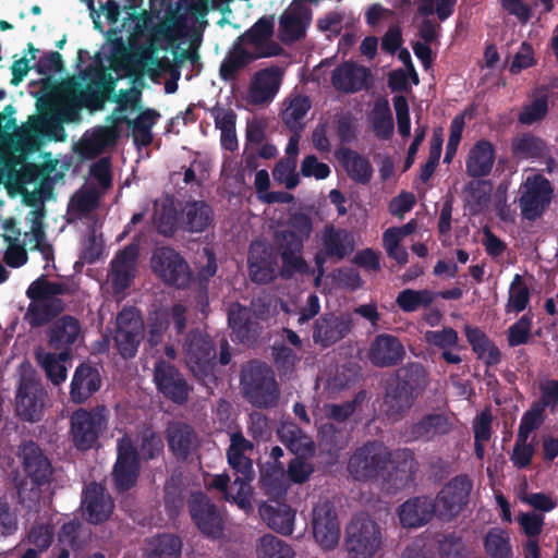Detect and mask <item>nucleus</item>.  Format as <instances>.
<instances>
[{"label": "nucleus", "instance_id": "59", "mask_svg": "<svg viewBox=\"0 0 558 558\" xmlns=\"http://www.w3.org/2000/svg\"><path fill=\"white\" fill-rule=\"evenodd\" d=\"M257 556L258 558H293L294 551L282 539L267 534L259 539Z\"/></svg>", "mask_w": 558, "mask_h": 558}, {"label": "nucleus", "instance_id": "55", "mask_svg": "<svg viewBox=\"0 0 558 558\" xmlns=\"http://www.w3.org/2000/svg\"><path fill=\"white\" fill-rule=\"evenodd\" d=\"M484 548L490 558H512L510 537L502 529H492L484 538Z\"/></svg>", "mask_w": 558, "mask_h": 558}, {"label": "nucleus", "instance_id": "29", "mask_svg": "<svg viewBox=\"0 0 558 558\" xmlns=\"http://www.w3.org/2000/svg\"><path fill=\"white\" fill-rule=\"evenodd\" d=\"M101 386L99 371L89 363H81L74 371L70 385V399L82 404L96 393Z\"/></svg>", "mask_w": 558, "mask_h": 558}, {"label": "nucleus", "instance_id": "27", "mask_svg": "<svg viewBox=\"0 0 558 558\" xmlns=\"http://www.w3.org/2000/svg\"><path fill=\"white\" fill-rule=\"evenodd\" d=\"M137 258V245L129 244L111 260L110 278L114 292L120 293L131 287L136 274Z\"/></svg>", "mask_w": 558, "mask_h": 558}, {"label": "nucleus", "instance_id": "6", "mask_svg": "<svg viewBox=\"0 0 558 558\" xmlns=\"http://www.w3.org/2000/svg\"><path fill=\"white\" fill-rule=\"evenodd\" d=\"M383 543L380 526L364 513L355 514L345 529V547L353 558H373Z\"/></svg>", "mask_w": 558, "mask_h": 558}, {"label": "nucleus", "instance_id": "19", "mask_svg": "<svg viewBox=\"0 0 558 558\" xmlns=\"http://www.w3.org/2000/svg\"><path fill=\"white\" fill-rule=\"evenodd\" d=\"M452 429L453 424L447 414L432 412L409 424L403 435L410 442H430L448 435Z\"/></svg>", "mask_w": 558, "mask_h": 558}, {"label": "nucleus", "instance_id": "44", "mask_svg": "<svg viewBox=\"0 0 558 558\" xmlns=\"http://www.w3.org/2000/svg\"><path fill=\"white\" fill-rule=\"evenodd\" d=\"M389 464L397 473H400L402 485L413 482L420 468L415 453L410 448L389 450Z\"/></svg>", "mask_w": 558, "mask_h": 558}, {"label": "nucleus", "instance_id": "45", "mask_svg": "<svg viewBox=\"0 0 558 558\" xmlns=\"http://www.w3.org/2000/svg\"><path fill=\"white\" fill-rule=\"evenodd\" d=\"M182 546V539L178 535L158 534L148 542L144 558H181Z\"/></svg>", "mask_w": 558, "mask_h": 558}, {"label": "nucleus", "instance_id": "62", "mask_svg": "<svg viewBox=\"0 0 558 558\" xmlns=\"http://www.w3.org/2000/svg\"><path fill=\"white\" fill-rule=\"evenodd\" d=\"M425 341L438 349H461L459 335L452 327H444L441 330H428L425 332Z\"/></svg>", "mask_w": 558, "mask_h": 558}, {"label": "nucleus", "instance_id": "14", "mask_svg": "<svg viewBox=\"0 0 558 558\" xmlns=\"http://www.w3.org/2000/svg\"><path fill=\"white\" fill-rule=\"evenodd\" d=\"M353 326L349 313H324L313 324V342L323 349L330 348L345 338Z\"/></svg>", "mask_w": 558, "mask_h": 558}, {"label": "nucleus", "instance_id": "49", "mask_svg": "<svg viewBox=\"0 0 558 558\" xmlns=\"http://www.w3.org/2000/svg\"><path fill=\"white\" fill-rule=\"evenodd\" d=\"M140 461L149 462L163 454L165 442L161 434L151 426H145L137 435Z\"/></svg>", "mask_w": 558, "mask_h": 558}, {"label": "nucleus", "instance_id": "16", "mask_svg": "<svg viewBox=\"0 0 558 558\" xmlns=\"http://www.w3.org/2000/svg\"><path fill=\"white\" fill-rule=\"evenodd\" d=\"M312 530L316 543L326 550L333 549L340 538V526L335 506L325 500L314 506Z\"/></svg>", "mask_w": 558, "mask_h": 558}, {"label": "nucleus", "instance_id": "50", "mask_svg": "<svg viewBox=\"0 0 558 558\" xmlns=\"http://www.w3.org/2000/svg\"><path fill=\"white\" fill-rule=\"evenodd\" d=\"M187 487L179 477L171 476L163 487V504L170 518H175L187 504Z\"/></svg>", "mask_w": 558, "mask_h": 558}, {"label": "nucleus", "instance_id": "28", "mask_svg": "<svg viewBox=\"0 0 558 558\" xmlns=\"http://www.w3.org/2000/svg\"><path fill=\"white\" fill-rule=\"evenodd\" d=\"M311 21V10L292 3L279 19V38L283 44H293L305 36Z\"/></svg>", "mask_w": 558, "mask_h": 558}, {"label": "nucleus", "instance_id": "36", "mask_svg": "<svg viewBox=\"0 0 558 558\" xmlns=\"http://www.w3.org/2000/svg\"><path fill=\"white\" fill-rule=\"evenodd\" d=\"M282 73L278 66L263 69L255 73L250 96L254 104L271 101L279 90Z\"/></svg>", "mask_w": 558, "mask_h": 558}, {"label": "nucleus", "instance_id": "4", "mask_svg": "<svg viewBox=\"0 0 558 558\" xmlns=\"http://www.w3.org/2000/svg\"><path fill=\"white\" fill-rule=\"evenodd\" d=\"M241 389L245 399L255 408L269 409L277 405L280 390L270 366L260 361H251L241 374Z\"/></svg>", "mask_w": 558, "mask_h": 558}, {"label": "nucleus", "instance_id": "61", "mask_svg": "<svg viewBox=\"0 0 558 558\" xmlns=\"http://www.w3.org/2000/svg\"><path fill=\"white\" fill-rule=\"evenodd\" d=\"M548 112V96L542 95L533 99L530 104L524 105L518 114L519 123L523 125H532L543 120Z\"/></svg>", "mask_w": 558, "mask_h": 558}, {"label": "nucleus", "instance_id": "23", "mask_svg": "<svg viewBox=\"0 0 558 558\" xmlns=\"http://www.w3.org/2000/svg\"><path fill=\"white\" fill-rule=\"evenodd\" d=\"M82 335L80 320L71 315L57 318L47 331L48 347L57 352L72 354L73 347Z\"/></svg>", "mask_w": 558, "mask_h": 558}, {"label": "nucleus", "instance_id": "56", "mask_svg": "<svg viewBox=\"0 0 558 558\" xmlns=\"http://www.w3.org/2000/svg\"><path fill=\"white\" fill-rule=\"evenodd\" d=\"M72 354L63 352H48L41 359V365L46 372L47 378L54 385L59 386L66 379L68 369L64 363Z\"/></svg>", "mask_w": 558, "mask_h": 558}, {"label": "nucleus", "instance_id": "21", "mask_svg": "<svg viewBox=\"0 0 558 558\" xmlns=\"http://www.w3.org/2000/svg\"><path fill=\"white\" fill-rule=\"evenodd\" d=\"M254 445L241 432L233 433L227 449V460L235 475L233 484H250L255 478L253 460L247 452L253 451Z\"/></svg>", "mask_w": 558, "mask_h": 558}, {"label": "nucleus", "instance_id": "40", "mask_svg": "<svg viewBox=\"0 0 558 558\" xmlns=\"http://www.w3.org/2000/svg\"><path fill=\"white\" fill-rule=\"evenodd\" d=\"M322 244L326 255L338 260L344 259L353 251L351 234L345 229L332 225L325 227Z\"/></svg>", "mask_w": 558, "mask_h": 558}, {"label": "nucleus", "instance_id": "43", "mask_svg": "<svg viewBox=\"0 0 558 558\" xmlns=\"http://www.w3.org/2000/svg\"><path fill=\"white\" fill-rule=\"evenodd\" d=\"M119 138V131L116 126H99L89 135H85L81 143V153L85 156L95 157L106 148L114 146Z\"/></svg>", "mask_w": 558, "mask_h": 558}, {"label": "nucleus", "instance_id": "60", "mask_svg": "<svg viewBox=\"0 0 558 558\" xmlns=\"http://www.w3.org/2000/svg\"><path fill=\"white\" fill-rule=\"evenodd\" d=\"M296 169V158L288 157L280 159L272 169V177L279 184H284L288 190L295 189L300 183Z\"/></svg>", "mask_w": 558, "mask_h": 558}, {"label": "nucleus", "instance_id": "24", "mask_svg": "<svg viewBox=\"0 0 558 558\" xmlns=\"http://www.w3.org/2000/svg\"><path fill=\"white\" fill-rule=\"evenodd\" d=\"M274 51L255 53L247 50L242 43L234 40L232 47L219 66V76L225 82H234L240 73L256 60L269 58Z\"/></svg>", "mask_w": 558, "mask_h": 558}, {"label": "nucleus", "instance_id": "17", "mask_svg": "<svg viewBox=\"0 0 558 558\" xmlns=\"http://www.w3.org/2000/svg\"><path fill=\"white\" fill-rule=\"evenodd\" d=\"M473 483L466 474L452 477L437 494L436 501L441 518L451 520L469 502Z\"/></svg>", "mask_w": 558, "mask_h": 558}, {"label": "nucleus", "instance_id": "63", "mask_svg": "<svg viewBox=\"0 0 558 558\" xmlns=\"http://www.w3.org/2000/svg\"><path fill=\"white\" fill-rule=\"evenodd\" d=\"M533 325L532 315H522L514 324L508 328L507 341L509 347H519L526 344L530 340Z\"/></svg>", "mask_w": 558, "mask_h": 558}, {"label": "nucleus", "instance_id": "30", "mask_svg": "<svg viewBox=\"0 0 558 558\" xmlns=\"http://www.w3.org/2000/svg\"><path fill=\"white\" fill-rule=\"evenodd\" d=\"M21 457L24 471L33 483L44 485L49 482L52 474L51 463L36 442L29 440L24 444Z\"/></svg>", "mask_w": 558, "mask_h": 558}, {"label": "nucleus", "instance_id": "58", "mask_svg": "<svg viewBox=\"0 0 558 558\" xmlns=\"http://www.w3.org/2000/svg\"><path fill=\"white\" fill-rule=\"evenodd\" d=\"M311 109L307 97H296L282 111L281 118L290 131L299 132L303 129V119Z\"/></svg>", "mask_w": 558, "mask_h": 558}, {"label": "nucleus", "instance_id": "5", "mask_svg": "<svg viewBox=\"0 0 558 558\" xmlns=\"http://www.w3.org/2000/svg\"><path fill=\"white\" fill-rule=\"evenodd\" d=\"M388 462V447L379 440H369L354 450L347 469L355 481L368 482L383 476L387 471Z\"/></svg>", "mask_w": 558, "mask_h": 558}, {"label": "nucleus", "instance_id": "22", "mask_svg": "<svg viewBox=\"0 0 558 558\" xmlns=\"http://www.w3.org/2000/svg\"><path fill=\"white\" fill-rule=\"evenodd\" d=\"M405 349L401 340L390 333L377 335L369 344L367 357L376 367L399 365L405 357Z\"/></svg>", "mask_w": 558, "mask_h": 558}, {"label": "nucleus", "instance_id": "57", "mask_svg": "<svg viewBox=\"0 0 558 558\" xmlns=\"http://www.w3.org/2000/svg\"><path fill=\"white\" fill-rule=\"evenodd\" d=\"M170 326V315L166 310H155L147 316V342L150 347L159 345Z\"/></svg>", "mask_w": 558, "mask_h": 558}, {"label": "nucleus", "instance_id": "38", "mask_svg": "<svg viewBox=\"0 0 558 558\" xmlns=\"http://www.w3.org/2000/svg\"><path fill=\"white\" fill-rule=\"evenodd\" d=\"M415 398L391 377L386 383L384 405L387 416L392 421L401 420L413 407Z\"/></svg>", "mask_w": 558, "mask_h": 558}, {"label": "nucleus", "instance_id": "15", "mask_svg": "<svg viewBox=\"0 0 558 558\" xmlns=\"http://www.w3.org/2000/svg\"><path fill=\"white\" fill-rule=\"evenodd\" d=\"M157 390L168 400L182 405L187 402L191 387L183 374L170 362L157 361L154 368Z\"/></svg>", "mask_w": 558, "mask_h": 558}, {"label": "nucleus", "instance_id": "26", "mask_svg": "<svg viewBox=\"0 0 558 558\" xmlns=\"http://www.w3.org/2000/svg\"><path fill=\"white\" fill-rule=\"evenodd\" d=\"M274 27L272 21L263 16L241 34L236 40L242 43L244 46H253V51L255 53L275 51L269 54V58L278 57L282 54L283 48L271 39L274 35Z\"/></svg>", "mask_w": 558, "mask_h": 558}, {"label": "nucleus", "instance_id": "46", "mask_svg": "<svg viewBox=\"0 0 558 558\" xmlns=\"http://www.w3.org/2000/svg\"><path fill=\"white\" fill-rule=\"evenodd\" d=\"M63 310L64 303L61 299H54L48 302L32 301L24 318L31 327H41L56 318Z\"/></svg>", "mask_w": 558, "mask_h": 558}, {"label": "nucleus", "instance_id": "3", "mask_svg": "<svg viewBox=\"0 0 558 558\" xmlns=\"http://www.w3.org/2000/svg\"><path fill=\"white\" fill-rule=\"evenodd\" d=\"M185 360L193 376L208 389L217 386V348L213 339L199 329H192L184 343Z\"/></svg>", "mask_w": 558, "mask_h": 558}, {"label": "nucleus", "instance_id": "47", "mask_svg": "<svg viewBox=\"0 0 558 558\" xmlns=\"http://www.w3.org/2000/svg\"><path fill=\"white\" fill-rule=\"evenodd\" d=\"M276 262L271 255L264 248L260 254H256L251 248L248 256V271L252 281L256 283H269L276 279Z\"/></svg>", "mask_w": 558, "mask_h": 558}, {"label": "nucleus", "instance_id": "39", "mask_svg": "<svg viewBox=\"0 0 558 558\" xmlns=\"http://www.w3.org/2000/svg\"><path fill=\"white\" fill-rule=\"evenodd\" d=\"M169 449L182 460L187 459L197 440L194 429L186 423L172 422L167 427Z\"/></svg>", "mask_w": 558, "mask_h": 558}, {"label": "nucleus", "instance_id": "54", "mask_svg": "<svg viewBox=\"0 0 558 558\" xmlns=\"http://www.w3.org/2000/svg\"><path fill=\"white\" fill-rule=\"evenodd\" d=\"M435 300V292L427 289H404L399 292L396 303L404 313H413L420 307H428Z\"/></svg>", "mask_w": 558, "mask_h": 558}, {"label": "nucleus", "instance_id": "42", "mask_svg": "<svg viewBox=\"0 0 558 558\" xmlns=\"http://www.w3.org/2000/svg\"><path fill=\"white\" fill-rule=\"evenodd\" d=\"M259 514L271 530L283 535H290L293 532L295 513L290 506L279 502L265 504L260 506Z\"/></svg>", "mask_w": 558, "mask_h": 558}, {"label": "nucleus", "instance_id": "53", "mask_svg": "<svg viewBox=\"0 0 558 558\" xmlns=\"http://www.w3.org/2000/svg\"><path fill=\"white\" fill-rule=\"evenodd\" d=\"M343 165L353 181L367 184L372 180L373 167L369 160L359 153L347 150L343 155Z\"/></svg>", "mask_w": 558, "mask_h": 558}, {"label": "nucleus", "instance_id": "25", "mask_svg": "<svg viewBox=\"0 0 558 558\" xmlns=\"http://www.w3.org/2000/svg\"><path fill=\"white\" fill-rule=\"evenodd\" d=\"M82 509L88 522L100 524L110 518L113 511V500L101 484L93 482L84 490Z\"/></svg>", "mask_w": 558, "mask_h": 558}, {"label": "nucleus", "instance_id": "11", "mask_svg": "<svg viewBox=\"0 0 558 558\" xmlns=\"http://www.w3.org/2000/svg\"><path fill=\"white\" fill-rule=\"evenodd\" d=\"M106 425L107 418L101 410H75L70 417V435L74 447L80 451L92 449Z\"/></svg>", "mask_w": 558, "mask_h": 558}, {"label": "nucleus", "instance_id": "31", "mask_svg": "<svg viewBox=\"0 0 558 558\" xmlns=\"http://www.w3.org/2000/svg\"><path fill=\"white\" fill-rule=\"evenodd\" d=\"M436 502L426 496L413 497L399 508V520L403 527H420L435 515Z\"/></svg>", "mask_w": 558, "mask_h": 558}, {"label": "nucleus", "instance_id": "13", "mask_svg": "<svg viewBox=\"0 0 558 558\" xmlns=\"http://www.w3.org/2000/svg\"><path fill=\"white\" fill-rule=\"evenodd\" d=\"M47 392L33 377H22L15 395V411L20 418L28 423H37L44 416Z\"/></svg>", "mask_w": 558, "mask_h": 558}, {"label": "nucleus", "instance_id": "64", "mask_svg": "<svg viewBox=\"0 0 558 558\" xmlns=\"http://www.w3.org/2000/svg\"><path fill=\"white\" fill-rule=\"evenodd\" d=\"M283 464L281 462L270 463L267 462L260 466V483L268 493H281L283 476Z\"/></svg>", "mask_w": 558, "mask_h": 558}, {"label": "nucleus", "instance_id": "35", "mask_svg": "<svg viewBox=\"0 0 558 558\" xmlns=\"http://www.w3.org/2000/svg\"><path fill=\"white\" fill-rule=\"evenodd\" d=\"M214 221V210L204 201L186 202L180 213V228L190 233L205 231Z\"/></svg>", "mask_w": 558, "mask_h": 558}, {"label": "nucleus", "instance_id": "34", "mask_svg": "<svg viewBox=\"0 0 558 558\" xmlns=\"http://www.w3.org/2000/svg\"><path fill=\"white\" fill-rule=\"evenodd\" d=\"M496 148L488 140L477 141L470 149L465 159V171L469 177L478 179L487 177L493 169Z\"/></svg>", "mask_w": 558, "mask_h": 558}, {"label": "nucleus", "instance_id": "12", "mask_svg": "<svg viewBox=\"0 0 558 558\" xmlns=\"http://www.w3.org/2000/svg\"><path fill=\"white\" fill-rule=\"evenodd\" d=\"M522 189L519 197L521 215L529 221H535L543 216L550 205L553 186L548 179L538 173L527 177Z\"/></svg>", "mask_w": 558, "mask_h": 558}, {"label": "nucleus", "instance_id": "20", "mask_svg": "<svg viewBox=\"0 0 558 558\" xmlns=\"http://www.w3.org/2000/svg\"><path fill=\"white\" fill-rule=\"evenodd\" d=\"M510 153L517 162L545 160L548 172H551L555 166L547 142L532 132H522L513 136L510 142Z\"/></svg>", "mask_w": 558, "mask_h": 558}, {"label": "nucleus", "instance_id": "48", "mask_svg": "<svg viewBox=\"0 0 558 558\" xmlns=\"http://www.w3.org/2000/svg\"><path fill=\"white\" fill-rule=\"evenodd\" d=\"M90 537V531L78 519L64 522L58 532V542L73 551L84 548Z\"/></svg>", "mask_w": 558, "mask_h": 558}, {"label": "nucleus", "instance_id": "9", "mask_svg": "<svg viewBox=\"0 0 558 558\" xmlns=\"http://www.w3.org/2000/svg\"><path fill=\"white\" fill-rule=\"evenodd\" d=\"M153 271L166 284L185 289L193 279V272L183 256L169 246L157 247L150 259Z\"/></svg>", "mask_w": 558, "mask_h": 558}, {"label": "nucleus", "instance_id": "10", "mask_svg": "<svg viewBox=\"0 0 558 558\" xmlns=\"http://www.w3.org/2000/svg\"><path fill=\"white\" fill-rule=\"evenodd\" d=\"M140 473L141 461L133 440L126 436L118 439L117 460L111 472L114 489L120 494L129 492L136 485Z\"/></svg>", "mask_w": 558, "mask_h": 558}, {"label": "nucleus", "instance_id": "2", "mask_svg": "<svg viewBox=\"0 0 558 558\" xmlns=\"http://www.w3.org/2000/svg\"><path fill=\"white\" fill-rule=\"evenodd\" d=\"M312 232L311 217L302 211H295L290 215L286 228L274 233L275 250L282 262V278L290 279L295 274H308L310 266L303 257V250Z\"/></svg>", "mask_w": 558, "mask_h": 558}, {"label": "nucleus", "instance_id": "33", "mask_svg": "<svg viewBox=\"0 0 558 558\" xmlns=\"http://www.w3.org/2000/svg\"><path fill=\"white\" fill-rule=\"evenodd\" d=\"M228 324L235 340L241 343L253 342L258 336V323L254 319L252 311L238 302L229 306Z\"/></svg>", "mask_w": 558, "mask_h": 558}, {"label": "nucleus", "instance_id": "1", "mask_svg": "<svg viewBox=\"0 0 558 558\" xmlns=\"http://www.w3.org/2000/svg\"><path fill=\"white\" fill-rule=\"evenodd\" d=\"M117 80L110 73L98 71L83 86L75 77H69L61 82L58 92L63 99L60 116L64 121H74L78 110L86 108L90 111L104 109L106 101L114 92Z\"/></svg>", "mask_w": 558, "mask_h": 558}, {"label": "nucleus", "instance_id": "37", "mask_svg": "<svg viewBox=\"0 0 558 558\" xmlns=\"http://www.w3.org/2000/svg\"><path fill=\"white\" fill-rule=\"evenodd\" d=\"M464 335L476 357L487 367L501 362L502 355L499 348L480 327L466 325Z\"/></svg>", "mask_w": 558, "mask_h": 558}, {"label": "nucleus", "instance_id": "32", "mask_svg": "<svg viewBox=\"0 0 558 558\" xmlns=\"http://www.w3.org/2000/svg\"><path fill=\"white\" fill-rule=\"evenodd\" d=\"M369 75L367 68L353 62H343L332 71L331 83L338 92L352 94L366 87Z\"/></svg>", "mask_w": 558, "mask_h": 558}, {"label": "nucleus", "instance_id": "7", "mask_svg": "<svg viewBox=\"0 0 558 558\" xmlns=\"http://www.w3.org/2000/svg\"><path fill=\"white\" fill-rule=\"evenodd\" d=\"M145 322L136 307H123L116 317L114 347L125 359H133L144 339Z\"/></svg>", "mask_w": 558, "mask_h": 558}, {"label": "nucleus", "instance_id": "52", "mask_svg": "<svg viewBox=\"0 0 558 558\" xmlns=\"http://www.w3.org/2000/svg\"><path fill=\"white\" fill-rule=\"evenodd\" d=\"M531 300V293L523 276L515 274L508 290V300L505 305L507 314L523 312Z\"/></svg>", "mask_w": 558, "mask_h": 558}, {"label": "nucleus", "instance_id": "18", "mask_svg": "<svg viewBox=\"0 0 558 558\" xmlns=\"http://www.w3.org/2000/svg\"><path fill=\"white\" fill-rule=\"evenodd\" d=\"M5 97V92L0 89V100ZM16 109L13 105L9 104L4 107L3 112H0V141L9 135L10 131H14L16 142L25 149L36 148V137L41 134L44 121L37 117L19 128L14 114Z\"/></svg>", "mask_w": 558, "mask_h": 558}, {"label": "nucleus", "instance_id": "41", "mask_svg": "<svg viewBox=\"0 0 558 558\" xmlns=\"http://www.w3.org/2000/svg\"><path fill=\"white\" fill-rule=\"evenodd\" d=\"M427 372L421 363L410 362L399 367L391 378L417 399L427 386Z\"/></svg>", "mask_w": 558, "mask_h": 558}, {"label": "nucleus", "instance_id": "51", "mask_svg": "<svg viewBox=\"0 0 558 558\" xmlns=\"http://www.w3.org/2000/svg\"><path fill=\"white\" fill-rule=\"evenodd\" d=\"M66 292L68 286L65 283L49 281L45 275H41L29 284L26 295L33 302H48Z\"/></svg>", "mask_w": 558, "mask_h": 558}, {"label": "nucleus", "instance_id": "8", "mask_svg": "<svg viewBox=\"0 0 558 558\" xmlns=\"http://www.w3.org/2000/svg\"><path fill=\"white\" fill-rule=\"evenodd\" d=\"M187 510L192 522L205 537L213 541L223 537V517L207 494L192 492L187 498Z\"/></svg>", "mask_w": 558, "mask_h": 558}]
</instances>
